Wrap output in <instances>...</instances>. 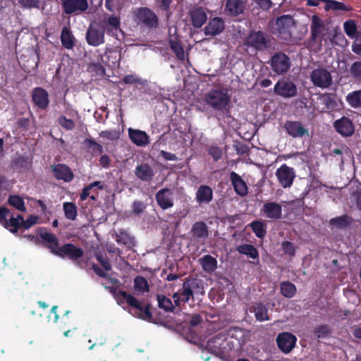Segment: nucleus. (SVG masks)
Returning <instances> with one entry per match:
<instances>
[{
    "label": "nucleus",
    "instance_id": "39448f33",
    "mask_svg": "<svg viewBox=\"0 0 361 361\" xmlns=\"http://www.w3.org/2000/svg\"><path fill=\"white\" fill-rule=\"evenodd\" d=\"M245 44L256 51H264L271 46V37L262 30H250L245 39Z\"/></svg>",
    "mask_w": 361,
    "mask_h": 361
},
{
    "label": "nucleus",
    "instance_id": "4d7b16f0",
    "mask_svg": "<svg viewBox=\"0 0 361 361\" xmlns=\"http://www.w3.org/2000/svg\"><path fill=\"white\" fill-rule=\"evenodd\" d=\"M322 104L326 109L333 110L336 106V102L331 94H324L322 97Z\"/></svg>",
    "mask_w": 361,
    "mask_h": 361
},
{
    "label": "nucleus",
    "instance_id": "680f3d73",
    "mask_svg": "<svg viewBox=\"0 0 361 361\" xmlns=\"http://www.w3.org/2000/svg\"><path fill=\"white\" fill-rule=\"evenodd\" d=\"M355 42L352 44V51L361 56V30L357 32V36L354 38Z\"/></svg>",
    "mask_w": 361,
    "mask_h": 361
},
{
    "label": "nucleus",
    "instance_id": "20e7f679",
    "mask_svg": "<svg viewBox=\"0 0 361 361\" xmlns=\"http://www.w3.org/2000/svg\"><path fill=\"white\" fill-rule=\"evenodd\" d=\"M118 295L126 301L129 306L135 308L134 314L136 317L149 322L157 323L156 319L153 317L152 313L150 311V304L142 305L135 297L125 290H120Z\"/></svg>",
    "mask_w": 361,
    "mask_h": 361
},
{
    "label": "nucleus",
    "instance_id": "2eb2a0df",
    "mask_svg": "<svg viewBox=\"0 0 361 361\" xmlns=\"http://www.w3.org/2000/svg\"><path fill=\"white\" fill-rule=\"evenodd\" d=\"M137 18L150 29L157 28L159 25V18L157 14L147 7H141L138 8Z\"/></svg>",
    "mask_w": 361,
    "mask_h": 361
},
{
    "label": "nucleus",
    "instance_id": "338daca9",
    "mask_svg": "<svg viewBox=\"0 0 361 361\" xmlns=\"http://www.w3.org/2000/svg\"><path fill=\"white\" fill-rule=\"evenodd\" d=\"M18 3L24 8H38L39 6V0H18Z\"/></svg>",
    "mask_w": 361,
    "mask_h": 361
},
{
    "label": "nucleus",
    "instance_id": "a19ab883",
    "mask_svg": "<svg viewBox=\"0 0 361 361\" xmlns=\"http://www.w3.org/2000/svg\"><path fill=\"white\" fill-rule=\"evenodd\" d=\"M280 291L285 298H292L297 293V288L289 281H282L280 284Z\"/></svg>",
    "mask_w": 361,
    "mask_h": 361
},
{
    "label": "nucleus",
    "instance_id": "58836bf2",
    "mask_svg": "<svg viewBox=\"0 0 361 361\" xmlns=\"http://www.w3.org/2000/svg\"><path fill=\"white\" fill-rule=\"evenodd\" d=\"M345 101L353 109H361V90L349 92L345 97Z\"/></svg>",
    "mask_w": 361,
    "mask_h": 361
},
{
    "label": "nucleus",
    "instance_id": "473e14b6",
    "mask_svg": "<svg viewBox=\"0 0 361 361\" xmlns=\"http://www.w3.org/2000/svg\"><path fill=\"white\" fill-rule=\"evenodd\" d=\"M324 29V25L322 20L317 15H313L310 25L312 40L316 41Z\"/></svg>",
    "mask_w": 361,
    "mask_h": 361
},
{
    "label": "nucleus",
    "instance_id": "9d476101",
    "mask_svg": "<svg viewBox=\"0 0 361 361\" xmlns=\"http://www.w3.org/2000/svg\"><path fill=\"white\" fill-rule=\"evenodd\" d=\"M310 79L316 87L324 89L332 84V77L329 71L324 68L314 69L310 74Z\"/></svg>",
    "mask_w": 361,
    "mask_h": 361
},
{
    "label": "nucleus",
    "instance_id": "4be33fe9",
    "mask_svg": "<svg viewBox=\"0 0 361 361\" xmlns=\"http://www.w3.org/2000/svg\"><path fill=\"white\" fill-rule=\"evenodd\" d=\"M32 99L34 104L40 109H45L49 106V94L42 87H35L32 93Z\"/></svg>",
    "mask_w": 361,
    "mask_h": 361
},
{
    "label": "nucleus",
    "instance_id": "412c9836",
    "mask_svg": "<svg viewBox=\"0 0 361 361\" xmlns=\"http://www.w3.org/2000/svg\"><path fill=\"white\" fill-rule=\"evenodd\" d=\"M261 213L268 219L278 220L281 218L282 207L279 203L268 202L262 206Z\"/></svg>",
    "mask_w": 361,
    "mask_h": 361
},
{
    "label": "nucleus",
    "instance_id": "c85d7f7f",
    "mask_svg": "<svg viewBox=\"0 0 361 361\" xmlns=\"http://www.w3.org/2000/svg\"><path fill=\"white\" fill-rule=\"evenodd\" d=\"M213 199L212 189L206 185H201L195 193V200L200 204H209Z\"/></svg>",
    "mask_w": 361,
    "mask_h": 361
},
{
    "label": "nucleus",
    "instance_id": "0eeeda50",
    "mask_svg": "<svg viewBox=\"0 0 361 361\" xmlns=\"http://www.w3.org/2000/svg\"><path fill=\"white\" fill-rule=\"evenodd\" d=\"M294 24L293 17L289 15H283L278 17L274 27V33L278 35V37L281 39L290 42L292 39L291 28L294 26Z\"/></svg>",
    "mask_w": 361,
    "mask_h": 361
},
{
    "label": "nucleus",
    "instance_id": "c03bdc74",
    "mask_svg": "<svg viewBox=\"0 0 361 361\" xmlns=\"http://www.w3.org/2000/svg\"><path fill=\"white\" fill-rule=\"evenodd\" d=\"M249 226L257 238L262 239L265 237L267 234L266 226L262 221H253L249 224Z\"/></svg>",
    "mask_w": 361,
    "mask_h": 361
},
{
    "label": "nucleus",
    "instance_id": "423d86ee",
    "mask_svg": "<svg viewBox=\"0 0 361 361\" xmlns=\"http://www.w3.org/2000/svg\"><path fill=\"white\" fill-rule=\"evenodd\" d=\"M228 334L225 332L216 334L207 341V350L220 357L227 355L231 349L228 341Z\"/></svg>",
    "mask_w": 361,
    "mask_h": 361
},
{
    "label": "nucleus",
    "instance_id": "052dcab7",
    "mask_svg": "<svg viewBox=\"0 0 361 361\" xmlns=\"http://www.w3.org/2000/svg\"><path fill=\"white\" fill-rule=\"evenodd\" d=\"M132 213L140 215L146 209V204L140 200H135L132 205Z\"/></svg>",
    "mask_w": 361,
    "mask_h": 361
},
{
    "label": "nucleus",
    "instance_id": "f03ea898",
    "mask_svg": "<svg viewBox=\"0 0 361 361\" xmlns=\"http://www.w3.org/2000/svg\"><path fill=\"white\" fill-rule=\"evenodd\" d=\"M195 295H204V283L200 279L188 276L185 279L182 288L173 294L174 313L176 314L181 310L182 302L187 303L190 299L194 300Z\"/></svg>",
    "mask_w": 361,
    "mask_h": 361
},
{
    "label": "nucleus",
    "instance_id": "09e8293b",
    "mask_svg": "<svg viewBox=\"0 0 361 361\" xmlns=\"http://www.w3.org/2000/svg\"><path fill=\"white\" fill-rule=\"evenodd\" d=\"M63 210L65 216L69 220H75L77 216V207L73 202H64Z\"/></svg>",
    "mask_w": 361,
    "mask_h": 361
},
{
    "label": "nucleus",
    "instance_id": "0e129e2a",
    "mask_svg": "<svg viewBox=\"0 0 361 361\" xmlns=\"http://www.w3.org/2000/svg\"><path fill=\"white\" fill-rule=\"evenodd\" d=\"M37 216L35 215H30L25 221L23 220L20 223V228H23L24 230H27L30 228L32 226L37 224Z\"/></svg>",
    "mask_w": 361,
    "mask_h": 361
},
{
    "label": "nucleus",
    "instance_id": "4c0bfd02",
    "mask_svg": "<svg viewBox=\"0 0 361 361\" xmlns=\"http://www.w3.org/2000/svg\"><path fill=\"white\" fill-rule=\"evenodd\" d=\"M83 145L87 152H90L93 157L102 154L104 151L102 145L97 143L92 138H86L83 141Z\"/></svg>",
    "mask_w": 361,
    "mask_h": 361
},
{
    "label": "nucleus",
    "instance_id": "864d4df0",
    "mask_svg": "<svg viewBox=\"0 0 361 361\" xmlns=\"http://www.w3.org/2000/svg\"><path fill=\"white\" fill-rule=\"evenodd\" d=\"M134 288L135 290H141L143 292H147L149 290L147 279L141 276H138L135 278Z\"/></svg>",
    "mask_w": 361,
    "mask_h": 361
},
{
    "label": "nucleus",
    "instance_id": "cd10ccee",
    "mask_svg": "<svg viewBox=\"0 0 361 361\" xmlns=\"http://www.w3.org/2000/svg\"><path fill=\"white\" fill-rule=\"evenodd\" d=\"M135 174L137 178L144 182H151L154 176L152 168L146 163L137 165Z\"/></svg>",
    "mask_w": 361,
    "mask_h": 361
},
{
    "label": "nucleus",
    "instance_id": "603ef678",
    "mask_svg": "<svg viewBox=\"0 0 361 361\" xmlns=\"http://www.w3.org/2000/svg\"><path fill=\"white\" fill-rule=\"evenodd\" d=\"M95 258L106 271H111L112 269L109 259L104 252H97L95 253Z\"/></svg>",
    "mask_w": 361,
    "mask_h": 361
},
{
    "label": "nucleus",
    "instance_id": "2f4dec72",
    "mask_svg": "<svg viewBox=\"0 0 361 361\" xmlns=\"http://www.w3.org/2000/svg\"><path fill=\"white\" fill-rule=\"evenodd\" d=\"M353 219L348 214L332 218L329 220V226L331 228L345 229L352 223Z\"/></svg>",
    "mask_w": 361,
    "mask_h": 361
},
{
    "label": "nucleus",
    "instance_id": "79ce46f5",
    "mask_svg": "<svg viewBox=\"0 0 361 361\" xmlns=\"http://www.w3.org/2000/svg\"><path fill=\"white\" fill-rule=\"evenodd\" d=\"M192 235L197 238H205L208 236V229L204 221L195 222L191 229Z\"/></svg>",
    "mask_w": 361,
    "mask_h": 361
},
{
    "label": "nucleus",
    "instance_id": "72a5a7b5",
    "mask_svg": "<svg viewBox=\"0 0 361 361\" xmlns=\"http://www.w3.org/2000/svg\"><path fill=\"white\" fill-rule=\"evenodd\" d=\"M202 269L209 274L214 271L217 268V260L210 255H206L198 259Z\"/></svg>",
    "mask_w": 361,
    "mask_h": 361
},
{
    "label": "nucleus",
    "instance_id": "8fccbe9b",
    "mask_svg": "<svg viewBox=\"0 0 361 361\" xmlns=\"http://www.w3.org/2000/svg\"><path fill=\"white\" fill-rule=\"evenodd\" d=\"M343 29L345 34L351 39H354L358 32L357 25L353 20L345 21L343 24Z\"/></svg>",
    "mask_w": 361,
    "mask_h": 361
},
{
    "label": "nucleus",
    "instance_id": "ea45409f",
    "mask_svg": "<svg viewBox=\"0 0 361 361\" xmlns=\"http://www.w3.org/2000/svg\"><path fill=\"white\" fill-rule=\"evenodd\" d=\"M236 251L240 254L245 255L252 259H259V252L257 248L250 244H242L236 247Z\"/></svg>",
    "mask_w": 361,
    "mask_h": 361
},
{
    "label": "nucleus",
    "instance_id": "7ed1b4c3",
    "mask_svg": "<svg viewBox=\"0 0 361 361\" xmlns=\"http://www.w3.org/2000/svg\"><path fill=\"white\" fill-rule=\"evenodd\" d=\"M207 104L215 111L229 113L231 96L226 90L212 89L204 97Z\"/></svg>",
    "mask_w": 361,
    "mask_h": 361
},
{
    "label": "nucleus",
    "instance_id": "a18cd8bd",
    "mask_svg": "<svg viewBox=\"0 0 361 361\" xmlns=\"http://www.w3.org/2000/svg\"><path fill=\"white\" fill-rule=\"evenodd\" d=\"M324 4V8L326 11L329 10L349 11L351 9L350 6L336 0H325Z\"/></svg>",
    "mask_w": 361,
    "mask_h": 361
},
{
    "label": "nucleus",
    "instance_id": "c9c22d12",
    "mask_svg": "<svg viewBox=\"0 0 361 361\" xmlns=\"http://www.w3.org/2000/svg\"><path fill=\"white\" fill-rule=\"evenodd\" d=\"M106 27H104L105 31L108 35H117V31H121V20L120 18L114 15L108 17L106 20Z\"/></svg>",
    "mask_w": 361,
    "mask_h": 361
},
{
    "label": "nucleus",
    "instance_id": "dca6fc26",
    "mask_svg": "<svg viewBox=\"0 0 361 361\" xmlns=\"http://www.w3.org/2000/svg\"><path fill=\"white\" fill-rule=\"evenodd\" d=\"M104 27H99L90 25L86 32V41L87 44L92 47H98L104 43Z\"/></svg>",
    "mask_w": 361,
    "mask_h": 361
},
{
    "label": "nucleus",
    "instance_id": "49530a36",
    "mask_svg": "<svg viewBox=\"0 0 361 361\" xmlns=\"http://www.w3.org/2000/svg\"><path fill=\"white\" fill-rule=\"evenodd\" d=\"M8 202L10 205L15 207L16 209L20 212H25L26 207L25 206V202L23 199L16 195H9Z\"/></svg>",
    "mask_w": 361,
    "mask_h": 361
},
{
    "label": "nucleus",
    "instance_id": "6e6d98bb",
    "mask_svg": "<svg viewBox=\"0 0 361 361\" xmlns=\"http://www.w3.org/2000/svg\"><path fill=\"white\" fill-rule=\"evenodd\" d=\"M59 124L66 130H72L75 128V123L72 119L67 118L61 115L58 118Z\"/></svg>",
    "mask_w": 361,
    "mask_h": 361
},
{
    "label": "nucleus",
    "instance_id": "e2e57ef3",
    "mask_svg": "<svg viewBox=\"0 0 361 361\" xmlns=\"http://www.w3.org/2000/svg\"><path fill=\"white\" fill-rule=\"evenodd\" d=\"M208 153L215 161H219L223 154L221 149L217 146H211L208 149Z\"/></svg>",
    "mask_w": 361,
    "mask_h": 361
},
{
    "label": "nucleus",
    "instance_id": "de8ad7c7",
    "mask_svg": "<svg viewBox=\"0 0 361 361\" xmlns=\"http://www.w3.org/2000/svg\"><path fill=\"white\" fill-rule=\"evenodd\" d=\"M105 55L106 56L108 61L106 63L109 66H118L121 60V53L118 52L115 50L109 49L105 51Z\"/></svg>",
    "mask_w": 361,
    "mask_h": 361
},
{
    "label": "nucleus",
    "instance_id": "bf43d9fd",
    "mask_svg": "<svg viewBox=\"0 0 361 361\" xmlns=\"http://www.w3.org/2000/svg\"><path fill=\"white\" fill-rule=\"evenodd\" d=\"M350 72L352 77L355 79H361V61H355L352 63L350 68Z\"/></svg>",
    "mask_w": 361,
    "mask_h": 361
},
{
    "label": "nucleus",
    "instance_id": "3c124183",
    "mask_svg": "<svg viewBox=\"0 0 361 361\" xmlns=\"http://www.w3.org/2000/svg\"><path fill=\"white\" fill-rule=\"evenodd\" d=\"M314 334L317 338H324L328 337L331 332L330 327L327 324H321L314 329Z\"/></svg>",
    "mask_w": 361,
    "mask_h": 361
},
{
    "label": "nucleus",
    "instance_id": "5fc2aeb1",
    "mask_svg": "<svg viewBox=\"0 0 361 361\" xmlns=\"http://www.w3.org/2000/svg\"><path fill=\"white\" fill-rule=\"evenodd\" d=\"M20 222H18V219H14L11 216L9 220L7 219V224H4L3 226L9 230L12 233H16L19 229H20Z\"/></svg>",
    "mask_w": 361,
    "mask_h": 361
},
{
    "label": "nucleus",
    "instance_id": "f704fd0d",
    "mask_svg": "<svg viewBox=\"0 0 361 361\" xmlns=\"http://www.w3.org/2000/svg\"><path fill=\"white\" fill-rule=\"evenodd\" d=\"M116 241L118 244H122L127 248L131 249L135 245L134 238L125 230H119L116 235Z\"/></svg>",
    "mask_w": 361,
    "mask_h": 361
},
{
    "label": "nucleus",
    "instance_id": "6e6552de",
    "mask_svg": "<svg viewBox=\"0 0 361 361\" xmlns=\"http://www.w3.org/2000/svg\"><path fill=\"white\" fill-rule=\"evenodd\" d=\"M270 66L272 71L277 75L287 73L291 66V61L288 55L283 52H276L271 58Z\"/></svg>",
    "mask_w": 361,
    "mask_h": 361
},
{
    "label": "nucleus",
    "instance_id": "a211bd4d",
    "mask_svg": "<svg viewBox=\"0 0 361 361\" xmlns=\"http://www.w3.org/2000/svg\"><path fill=\"white\" fill-rule=\"evenodd\" d=\"M155 200L158 206L163 210L173 207V193L169 188H165L159 190L155 194Z\"/></svg>",
    "mask_w": 361,
    "mask_h": 361
},
{
    "label": "nucleus",
    "instance_id": "9b49d317",
    "mask_svg": "<svg viewBox=\"0 0 361 361\" xmlns=\"http://www.w3.org/2000/svg\"><path fill=\"white\" fill-rule=\"evenodd\" d=\"M274 92L284 98H290L297 95V87L288 78L280 79L274 86Z\"/></svg>",
    "mask_w": 361,
    "mask_h": 361
},
{
    "label": "nucleus",
    "instance_id": "6ab92c4d",
    "mask_svg": "<svg viewBox=\"0 0 361 361\" xmlns=\"http://www.w3.org/2000/svg\"><path fill=\"white\" fill-rule=\"evenodd\" d=\"M51 169L54 176L57 180H61L64 182L68 183L74 178L73 171L66 164H56L51 166Z\"/></svg>",
    "mask_w": 361,
    "mask_h": 361
},
{
    "label": "nucleus",
    "instance_id": "393cba45",
    "mask_svg": "<svg viewBox=\"0 0 361 361\" xmlns=\"http://www.w3.org/2000/svg\"><path fill=\"white\" fill-rule=\"evenodd\" d=\"M245 8V3L243 0H226L225 11L231 17H236L243 14Z\"/></svg>",
    "mask_w": 361,
    "mask_h": 361
},
{
    "label": "nucleus",
    "instance_id": "c756f323",
    "mask_svg": "<svg viewBox=\"0 0 361 361\" xmlns=\"http://www.w3.org/2000/svg\"><path fill=\"white\" fill-rule=\"evenodd\" d=\"M169 44L170 48L175 53L176 56L178 59L180 61H184L185 59V52L184 49L181 44V42L177 35L172 36L171 34V30L169 31Z\"/></svg>",
    "mask_w": 361,
    "mask_h": 361
},
{
    "label": "nucleus",
    "instance_id": "aec40b11",
    "mask_svg": "<svg viewBox=\"0 0 361 361\" xmlns=\"http://www.w3.org/2000/svg\"><path fill=\"white\" fill-rule=\"evenodd\" d=\"M225 29V22L220 17L211 18L204 28L206 36H216L221 33Z\"/></svg>",
    "mask_w": 361,
    "mask_h": 361
},
{
    "label": "nucleus",
    "instance_id": "1a4fd4ad",
    "mask_svg": "<svg viewBox=\"0 0 361 361\" xmlns=\"http://www.w3.org/2000/svg\"><path fill=\"white\" fill-rule=\"evenodd\" d=\"M297 337L290 332L279 333L276 338L278 348L284 354L290 353L295 347Z\"/></svg>",
    "mask_w": 361,
    "mask_h": 361
},
{
    "label": "nucleus",
    "instance_id": "37998d69",
    "mask_svg": "<svg viewBox=\"0 0 361 361\" xmlns=\"http://www.w3.org/2000/svg\"><path fill=\"white\" fill-rule=\"evenodd\" d=\"M158 307L167 312H175V307L170 298L164 295L157 294Z\"/></svg>",
    "mask_w": 361,
    "mask_h": 361
},
{
    "label": "nucleus",
    "instance_id": "f3484780",
    "mask_svg": "<svg viewBox=\"0 0 361 361\" xmlns=\"http://www.w3.org/2000/svg\"><path fill=\"white\" fill-rule=\"evenodd\" d=\"M334 127L343 137H350L355 133V126L352 121L346 116H342L340 119L335 121Z\"/></svg>",
    "mask_w": 361,
    "mask_h": 361
},
{
    "label": "nucleus",
    "instance_id": "b1692460",
    "mask_svg": "<svg viewBox=\"0 0 361 361\" xmlns=\"http://www.w3.org/2000/svg\"><path fill=\"white\" fill-rule=\"evenodd\" d=\"M189 16L192 26L200 28L207 21L206 9L202 7L193 8L189 11Z\"/></svg>",
    "mask_w": 361,
    "mask_h": 361
},
{
    "label": "nucleus",
    "instance_id": "ddd939ff",
    "mask_svg": "<svg viewBox=\"0 0 361 361\" xmlns=\"http://www.w3.org/2000/svg\"><path fill=\"white\" fill-rule=\"evenodd\" d=\"M275 174L279 183L284 188H290L295 178L294 169L287 166L286 164H282L277 169Z\"/></svg>",
    "mask_w": 361,
    "mask_h": 361
},
{
    "label": "nucleus",
    "instance_id": "4468645a",
    "mask_svg": "<svg viewBox=\"0 0 361 361\" xmlns=\"http://www.w3.org/2000/svg\"><path fill=\"white\" fill-rule=\"evenodd\" d=\"M63 11L67 15H77L85 12L89 7L87 0H62Z\"/></svg>",
    "mask_w": 361,
    "mask_h": 361
},
{
    "label": "nucleus",
    "instance_id": "a878e982",
    "mask_svg": "<svg viewBox=\"0 0 361 361\" xmlns=\"http://www.w3.org/2000/svg\"><path fill=\"white\" fill-rule=\"evenodd\" d=\"M11 167L20 172L28 171L32 166V157L20 155L11 160Z\"/></svg>",
    "mask_w": 361,
    "mask_h": 361
},
{
    "label": "nucleus",
    "instance_id": "bb28decb",
    "mask_svg": "<svg viewBox=\"0 0 361 361\" xmlns=\"http://www.w3.org/2000/svg\"><path fill=\"white\" fill-rule=\"evenodd\" d=\"M128 135L130 140L137 146L145 147L149 143V137L145 131L129 128Z\"/></svg>",
    "mask_w": 361,
    "mask_h": 361
},
{
    "label": "nucleus",
    "instance_id": "69168bd1",
    "mask_svg": "<svg viewBox=\"0 0 361 361\" xmlns=\"http://www.w3.org/2000/svg\"><path fill=\"white\" fill-rule=\"evenodd\" d=\"M99 136L109 140H115L118 138V133L116 130H103L99 133Z\"/></svg>",
    "mask_w": 361,
    "mask_h": 361
},
{
    "label": "nucleus",
    "instance_id": "f257e3e1",
    "mask_svg": "<svg viewBox=\"0 0 361 361\" xmlns=\"http://www.w3.org/2000/svg\"><path fill=\"white\" fill-rule=\"evenodd\" d=\"M38 235L41 239V245L48 249L52 255L63 259H68L75 262L80 268H84L82 262L80 261L84 255V251L81 247L71 243L60 245L59 238L44 228H39Z\"/></svg>",
    "mask_w": 361,
    "mask_h": 361
},
{
    "label": "nucleus",
    "instance_id": "f8f14e48",
    "mask_svg": "<svg viewBox=\"0 0 361 361\" xmlns=\"http://www.w3.org/2000/svg\"><path fill=\"white\" fill-rule=\"evenodd\" d=\"M283 129L293 138H302L310 135L309 130L302 122L298 121H286Z\"/></svg>",
    "mask_w": 361,
    "mask_h": 361
},
{
    "label": "nucleus",
    "instance_id": "e433bc0d",
    "mask_svg": "<svg viewBox=\"0 0 361 361\" xmlns=\"http://www.w3.org/2000/svg\"><path fill=\"white\" fill-rule=\"evenodd\" d=\"M61 41L63 47L71 49L75 46V38L68 27H63L61 34Z\"/></svg>",
    "mask_w": 361,
    "mask_h": 361
},
{
    "label": "nucleus",
    "instance_id": "13d9d810",
    "mask_svg": "<svg viewBox=\"0 0 361 361\" xmlns=\"http://www.w3.org/2000/svg\"><path fill=\"white\" fill-rule=\"evenodd\" d=\"M281 249L285 255L293 257L295 254V246L290 241H283L281 243Z\"/></svg>",
    "mask_w": 361,
    "mask_h": 361
},
{
    "label": "nucleus",
    "instance_id": "7c9ffc66",
    "mask_svg": "<svg viewBox=\"0 0 361 361\" xmlns=\"http://www.w3.org/2000/svg\"><path fill=\"white\" fill-rule=\"evenodd\" d=\"M250 310L255 313V319L259 322H262L270 319L267 307L261 302L254 303Z\"/></svg>",
    "mask_w": 361,
    "mask_h": 361
},
{
    "label": "nucleus",
    "instance_id": "774afa93",
    "mask_svg": "<svg viewBox=\"0 0 361 361\" xmlns=\"http://www.w3.org/2000/svg\"><path fill=\"white\" fill-rule=\"evenodd\" d=\"M90 68L92 72H94L99 76H103L105 75V68L100 63H94L91 64Z\"/></svg>",
    "mask_w": 361,
    "mask_h": 361
},
{
    "label": "nucleus",
    "instance_id": "5701e85b",
    "mask_svg": "<svg viewBox=\"0 0 361 361\" xmlns=\"http://www.w3.org/2000/svg\"><path fill=\"white\" fill-rule=\"evenodd\" d=\"M230 180L234 191L238 195L245 197L247 195L248 187L247 183L239 174L235 171H231L230 173Z\"/></svg>",
    "mask_w": 361,
    "mask_h": 361
}]
</instances>
